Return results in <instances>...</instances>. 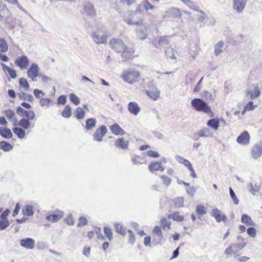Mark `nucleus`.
<instances>
[{
    "mask_svg": "<svg viewBox=\"0 0 262 262\" xmlns=\"http://www.w3.org/2000/svg\"><path fill=\"white\" fill-rule=\"evenodd\" d=\"M174 205L176 207L179 208L183 206L184 199L182 197H178L174 200Z\"/></svg>",
    "mask_w": 262,
    "mask_h": 262,
    "instance_id": "nucleus-50",
    "label": "nucleus"
},
{
    "mask_svg": "<svg viewBox=\"0 0 262 262\" xmlns=\"http://www.w3.org/2000/svg\"><path fill=\"white\" fill-rule=\"evenodd\" d=\"M198 135L201 137H210L213 135V133L208 128H203L200 130Z\"/></svg>",
    "mask_w": 262,
    "mask_h": 262,
    "instance_id": "nucleus-24",
    "label": "nucleus"
},
{
    "mask_svg": "<svg viewBox=\"0 0 262 262\" xmlns=\"http://www.w3.org/2000/svg\"><path fill=\"white\" fill-rule=\"evenodd\" d=\"M196 212L199 214H204L206 213V209L204 206L199 205L196 207Z\"/></svg>",
    "mask_w": 262,
    "mask_h": 262,
    "instance_id": "nucleus-52",
    "label": "nucleus"
},
{
    "mask_svg": "<svg viewBox=\"0 0 262 262\" xmlns=\"http://www.w3.org/2000/svg\"><path fill=\"white\" fill-rule=\"evenodd\" d=\"M96 123V120L94 118H89L86 121L85 127L88 130H90L95 127Z\"/></svg>",
    "mask_w": 262,
    "mask_h": 262,
    "instance_id": "nucleus-38",
    "label": "nucleus"
},
{
    "mask_svg": "<svg viewBox=\"0 0 262 262\" xmlns=\"http://www.w3.org/2000/svg\"><path fill=\"white\" fill-rule=\"evenodd\" d=\"M84 10L85 12L91 16H93L95 15V11L94 8L91 5H88L85 6L84 7Z\"/></svg>",
    "mask_w": 262,
    "mask_h": 262,
    "instance_id": "nucleus-41",
    "label": "nucleus"
},
{
    "mask_svg": "<svg viewBox=\"0 0 262 262\" xmlns=\"http://www.w3.org/2000/svg\"><path fill=\"white\" fill-rule=\"evenodd\" d=\"M34 95L37 98H40L44 95V93L42 92V91L38 90V89H35L34 90Z\"/></svg>",
    "mask_w": 262,
    "mask_h": 262,
    "instance_id": "nucleus-60",
    "label": "nucleus"
},
{
    "mask_svg": "<svg viewBox=\"0 0 262 262\" xmlns=\"http://www.w3.org/2000/svg\"><path fill=\"white\" fill-rule=\"evenodd\" d=\"M107 129L105 126H101L93 134V139L94 141L97 142H101L102 141L103 137L106 134Z\"/></svg>",
    "mask_w": 262,
    "mask_h": 262,
    "instance_id": "nucleus-9",
    "label": "nucleus"
},
{
    "mask_svg": "<svg viewBox=\"0 0 262 262\" xmlns=\"http://www.w3.org/2000/svg\"><path fill=\"white\" fill-rule=\"evenodd\" d=\"M0 147L5 151H9L12 150L13 148L12 146L10 143L5 141L0 142Z\"/></svg>",
    "mask_w": 262,
    "mask_h": 262,
    "instance_id": "nucleus-36",
    "label": "nucleus"
},
{
    "mask_svg": "<svg viewBox=\"0 0 262 262\" xmlns=\"http://www.w3.org/2000/svg\"><path fill=\"white\" fill-rule=\"evenodd\" d=\"M16 113L20 117H28V111L25 110L21 106H17L16 108Z\"/></svg>",
    "mask_w": 262,
    "mask_h": 262,
    "instance_id": "nucleus-43",
    "label": "nucleus"
},
{
    "mask_svg": "<svg viewBox=\"0 0 262 262\" xmlns=\"http://www.w3.org/2000/svg\"><path fill=\"white\" fill-rule=\"evenodd\" d=\"M241 221L243 223H244L248 226H250L252 225L251 217L246 214H243L242 216Z\"/></svg>",
    "mask_w": 262,
    "mask_h": 262,
    "instance_id": "nucleus-45",
    "label": "nucleus"
},
{
    "mask_svg": "<svg viewBox=\"0 0 262 262\" xmlns=\"http://www.w3.org/2000/svg\"><path fill=\"white\" fill-rule=\"evenodd\" d=\"M115 145L118 148L126 149L128 148V141L123 138H121L115 141Z\"/></svg>",
    "mask_w": 262,
    "mask_h": 262,
    "instance_id": "nucleus-19",
    "label": "nucleus"
},
{
    "mask_svg": "<svg viewBox=\"0 0 262 262\" xmlns=\"http://www.w3.org/2000/svg\"><path fill=\"white\" fill-rule=\"evenodd\" d=\"M146 94L154 100H156L160 96V92L157 88H153L150 90H146Z\"/></svg>",
    "mask_w": 262,
    "mask_h": 262,
    "instance_id": "nucleus-17",
    "label": "nucleus"
},
{
    "mask_svg": "<svg viewBox=\"0 0 262 262\" xmlns=\"http://www.w3.org/2000/svg\"><path fill=\"white\" fill-rule=\"evenodd\" d=\"M161 223L163 229H165L167 228V229H169L170 228L171 222L167 220L166 218L162 219Z\"/></svg>",
    "mask_w": 262,
    "mask_h": 262,
    "instance_id": "nucleus-51",
    "label": "nucleus"
},
{
    "mask_svg": "<svg viewBox=\"0 0 262 262\" xmlns=\"http://www.w3.org/2000/svg\"><path fill=\"white\" fill-rule=\"evenodd\" d=\"M22 212L25 215L31 216L34 214L33 207L31 206H26L22 209Z\"/></svg>",
    "mask_w": 262,
    "mask_h": 262,
    "instance_id": "nucleus-34",
    "label": "nucleus"
},
{
    "mask_svg": "<svg viewBox=\"0 0 262 262\" xmlns=\"http://www.w3.org/2000/svg\"><path fill=\"white\" fill-rule=\"evenodd\" d=\"M211 215L215 218L217 223H221L222 221H226L228 219L227 216L224 213H223L217 208L212 210Z\"/></svg>",
    "mask_w": 262,
    "mask_h": 262,
    "instance_id": "nucleus-8",
    "label": "nucleus"
},
{
    "mask_svg": "<svg viewBox=\"0 0 262 262\" xmlns=\"http://www.w3.org/2000/svg\"><path fill=\"white\" fill-rule=\"evenodd\" d=\"M202 95L207 100H212L213 99L212 94L208 91H203L202 93Z\"/></svg>",
    "mask_w": 262,
    "mask_h": 262,
    "instance_id": "nucleus-61",
    "label": "nucleus"
},
{
    "mask_svg": "<svg viewBox=\"0 0 262 262\" xmlns=\"http://www.w3.org/2000/svg\"><path fill=\"white\" fill-rule=\"evenodd\" d=\"M191 104L197 111L202 112L207 114L212 113L210 107L201 99L194 98L191 100Z\"/></svg>",
    "mask_w": 262,
    "mask_h": 262,
    "instance_id": "nucleus-1",
    "label": "nucleus"
},
{
    "mask_svg": "<svg viewBox=\"0 0 262 262\" xmlns=\"http://www.w3.org/2000/svg\"><path fill=\"white\" fill-rule=\"evenodd\" d=\"M237 240L238 243L233 244L226 249L225 251L226 254L234 255L246 246V243L244 242L243 238L238 236Z\"/></svg>",
    "mask_w": 262,
    "mask_h": 262,
    "instance_id": "nucleus-2",
    "label": "nucleus"
},
{
    "mask_svg": "<svg viewBox=\"0 0 262 262\" xmlns=\"http://www.w3.org/2000/svg\"><path fill=\"white\" fill-rule=\"evenodd\" d=\"M165 52L166 55L168 57H169L171 59L176 58L175 56H174V50L173 48H172L171 47L167 48L165 50Z\"/></svg>",
    "mask_w": 262,
    "mask_h": 262,
    "instance_id": "nucleus-47",
    "label": "nucleus"
},
{
    "mask_svg": "<svg viewBox=\"0 0 262 262\" xmlns=\"http://www.w3.org/2000/svg\"><path fill=\"white\" fill-rule=\"evenodd\" d=\"M128 232L129 233L128 243L131 245H133L135 242V237L134 236V233L130 230H128Z\"/></svg>",
    "mask_w": 262,
    "mask_h": 262,
    "instance_id": "nucleus-58",
    "label": "nucleus"
},
{
    "mask_svg": "<svg viewBox=\"0 0 262 262\" xmlns=\"http://www.w3.org/2000/svg\"><path fill=\"white\" fill-rule=\"evenodd\" d=\"M260 94V90L257 86H255L253 89L248 90L247 92V95H250L251 99L256 98L259 96Z\"/></svg>",
    "mask_w": 262,
    "mask_h": 262,
    "instance_id": "nucleus-22",
    "label": "nucleus"
},
{
    "mask_svg": "<svg viewBox=\"0 0 262 262\" xmlns=\"http://www.w3.org/2000/svg\"><path fill=\"white\" fill-rule=\"evenodd\" d=\"M67 97L65 95H62L60 96L57 99L58 104H65L66 103Z\"/></svg>",
    "mask_w": 262,
    "mask_h": 262,
    "instance_id": "nucleus-64",
    "label": "nucleus"
},
{
    "mask_svg": "<svg viewBox=\"0 0 262 262\" xmlns=\"http://www.w3.org/2000/svg\"><path fill=\"white\" fill-rule=\"evenodd\" d=\"M104 232L106 237L110 241L113 237V234L111 229L107 227H104Z\"/></svg>",
    "mask_w": 262,
    "mask_h": 262,
    "instance_id": "nucleus-57",
    "label": "nucleus"
},
{
    "mask_svg": "<svg viewBox=\"0 0 262 262\" xmlns=\"http://www.w3.org/2000/svg\"><path fill=\"white\" fill-rule=\"evenodd\" d=\"M20 245L27 249H33L35 247V242L33 238L28 237L20 239Z\"/></svg>",
    "mask_w": 262,
    "mask_h": 262,
    "instance_id": "nucleus-11",
    "label": "nucleus"
},
{
    "mask_svg": "<svg viewBox=\"0 0 262 262\" xmlns=\"http://www.w3.org/2000/svg\"><path fill=\"white\" fill-rule=\"evenodd\" d=\"M13 132L20 139H23V138H24L25 137V132L21 128H19V127H14L13 128Z\"/></svg>",
    "mask_w": 262,
    "mask_h": 262,
    "instance_id": "nucleus-33",
    "label": "nucleus"
},
{
    "mask_svg": "<svg viewBox=\"0 0 262 262\" xmlns=\"http://www.w3.org/2000/svg\"><path fill=\"white\" fill-rule=\"evenodd\" d=\"M153 233L157 236V239L158 240L161 241L163 238L162 231L160 227L158 226H155L153 230Z\"/></svg>",
    "mask_w": 262,
    "mask_h": 262,
    "instance_id": "nucleus-40",
    "label": "nucleus"
},
{
    "mask_svg": "<svg viewBox=\"0 0 262 262\" xmlns=\"http://www.w3.org/2000/svg\"><path fill=\"white\" fill-rule=\"evenodd\" d=\"M207 125L214 130H217L219 126V119L216 118L211 119L207 122Z\"/></svg>",
    "mask_w": 262,
    "mask_h": 262,
    "instance_id": "nucleus-26",
    "label": "nucleus"
},
{
    "mask_svg": "<svg viewBox=\"0 0 262 262\" xmlns=\"http://www.w3.org/2000/svg\"><path fill=\"white\" fill-rule=\"evenodd\" d=\"M224 51V42L223 41H219L214 46V53L216 56H218Z\"/></svg>",
    "mask_w": 262,
    "mask_h": 262,
    "instance_id": "nucleus-28",
    "label": "nucleus"
},
{
    "mask_svg": "<svg viewBox=\"0 0 262 262\" xmlns=\"http://www.w3.org/2000/svg\"><path fill=\"white\" fill-rule=\"evenodd\" d=\"M112 132L115 135H123L125 132L117 124L115 123L110 127Z\"/></svg>",
    "mask_w": 262,
    "mask_h": 262,
    "instance_id": "nucleus-21",
    "label": "nucleus"
},
{
    "mask_svg": "<svg viewBox=\"0 0 262 262\" xmlns=\"http://www.w3.org/2000/svg\"><path fill=\"white\" fill-rule=\"evenodd\" d=\"M176 159L180 163H183L188 168L192 165L189 161L181 156H177L176 157Z\"/></svg>",
    "mask_w": 262,
    "mask_h": 262,
    "instance_id": "nucleus-42",
    "label": "nucleus"
},
{
    "mask_svg": "<svg viewBox=\"0 0 262 262\" xmlns=\"http://www.w3.org/2000/svg\"><path fill=\"white\" fill-rule=\"evenodd\" d=\"M161 179L163 180V183L167 186L171 183V180L166 176H162Z\"/></svg>",
    "mask_w": 262,
    "mask_h": 262,
    "instance_id": "nucleus-62",
    "label": "nucleus"
},
{
    "mask_svg": "<svg viewBox=\"0 0 262 262\" xmlns=\"http://www.w3.org/2000/svg\"><path fill=\"white\" fill-rule=\"evenodd\" d=\"M114 226L115 227L116 231L118 233L123 236H124L126 234V228L125 227H124L122 224L116 223H115Z\"/></svg>",
    "mask_w": 262,
    "mask_h": 262,
    "instance_id": "nucleus-25",
    "label": "nucleus"
},
{
    "mask_svg": "<svg viewBox=\"0 0 262 262\" xmlns=\"http://www.w3.org/2000/svg\"><path fill=\"white\" fill-rule=\"evenodd\" d=\"M92 37L94 42L97 44H101L105 42L107 37L99 31H95L92 33Z\"/></svg>",
    "mask_w": 262,
    "mask_h": 262,
    "instance_id": "nucleus-10",
    "label": "nucleus"
},
{
    "mask_svg": "<svg viewBox=\"0 0 262 262\" xmlns=\"http://www.w3.org/2000/svg\"><path fill=\"white\" fill-rule=\"evenodd\" d=\"M121 52H122L121 54L122 58L123 60H126L132 58L134 51L132 49H127V47H126V49L123 50Z\"/></svg>",
    "mask_w": 262,
    "mask_h": 262,
    "instance_id": "nucleus-23",
    "label": "nucleus"
},
{
    "mask_svg": "<svg viewBox=\"0 0 262 262\" xmlns=\"http://www.w3.org/2000/svg\"><path fill=\"white\" fill-rule=\"evenodd\" d=\"M169 40H168L167 37L162 36L160 38L159 40V45L160 46H166L168 45Z\"/></svg>",
    "mask_w": 262,
    "mask_h": 262,
    "instance_id": "nucleus-53",
    "label": "nucleus"
},
{
    "mask_svg": "<svg viewBox=\"0 0 262 262\" xmlns=\"http://www.w3.org/2000/svg\"><path fill=\"white\" fill-rule=\"evenodd\" d=\"M136 34L139 38L143 40L147 36V28L145 26H141L137 28Z\"/></svg>",
    "mask_w": 262,
    "mask_h": 262,
    "instance_id": "nucleus-14",
    "label": "nucleus"
},
{
    "mask_svg": "<svg viewBox=\"0 0 262 262\" xmlns=\"http://www.w3.org/2000/svg\"><path fill=\"white\" fill-rule=\"evenodd\" d=\"M233 8L237 12H241L244 9L246 0H233Z\"/></svg>",
    "mask_w": 262,
    "mask_h": 262,
    "instance_id": "nucleus-15",
    "label": "nucleus"
},
{
    "mask_svg": "<svg viewBox=\"0 0 262 262\" xmlns=\"http://www.w3.org/2000/svg\"><path fill=\"white\" fill-rule=\"evenodd\" d=\"M39 68L36 63H32L27 71V76L32 81H35L36 78L39 76Z\"/></svg>",
    "mask_w": 262,
    "mask_h": 262,
    "instance_id": "nucleus-5",
    "label": "nucleus"
},
{
    "mask_svg": "<svg viewBox=\"0 0 262 262\" xmlns=\"http://www.w3.org/2000/svg\"><path fill=\"white\" fill-rule=\"evenodd\" d=\"M247 234L252 237H255L256 235V230L254 227L248 228L247 230Z\"/></svg>",
    "mask_w": 262,
    "mask_h": 262,
    "instance_id": "nucleus-59",
    "label": "nucleus"
},
{
    "mask_svg": "<svg viewBox=\"0 0 262 262\" xmlns=\"http://www.w3.org/2000/svg\"><path fill=\"white\" fill-rule=\"evenodd\" d=\"M166 12L171 15L174 18H180L181 16L180 10L177 8H171Z\"/></svg>",
    "mask_w": 262,
    "mask_h": 262,
    "instance_id": "nucleus-29",
    "label": "nucleus"
},
{
    "mask_svg": "<svg viewBox=\"0 0 262 262\" xmlns=\"http://www.w3.org/2000/svg\"><path fill=\"white\" fill-rule=\"evenodd\" d=\"M51 103V100L48 98H42L40 100V103L41 106H49Z\"/></svg>",
    "mask_w": 262,
    "mask_h": 262,
    "instance_id": "nucleus-63",
    "label": "nucleus"
},
{
    "mask_svg": "<svg viewBox=\"0 0 262 262\" xmlns=\"http://www.w3.org/2000/svg\"><path fill=\"white\" fill-rule=\"evenodd\" d=\"M169 219H172L173 221L177 222H182L184 221V217L183 215L179 214V212H173L172 214L168 215Z\"/></svg>",
    "mask_w": 262,
    "mask_h": 262,
    "instance_id": "nucleus-30",
    "label": "nucleus"
},
{
    "mask_svg": "<svg viewBox=\"0 0 262 262\" xmlns=\"http://www.w3.org/2000/svg\"><path fill=\"white\" fill-rule=\"evenodd\" d=\"M139 76L140 74L137 71L128 70L124 72L121 77L125 82L132 84L137 81Z\"/></svg>",
    "mask_w": 262,
    "mask_h": 262,
    "instance_id": "nucleus-3",
    "label": "nucleus"
},
{
    "mask_svg": "<svg viewBox=\"0 0 262 262\" xmlns=\"http://www.w3.org/2000/svg\"><path fill=\"white\" fill-rule=\"evenodd\" d=\"M128 110L131 113L136 116L140 112V107L135 102H130L128 104Z\"/></svg>",
    "mask_w": 262,
    "mask_h": 262,
    "instance_id": "nucleus-16",
    "label": "nucleus"
},
{
    "mask_svg": "<svg viewBox=\"0 0 262 262\" xmlns=\"http://www.w3.org/2000/svg\"><path fill=\"white\" fill-rule=\"evenodd\" d=\"M148 167L151 171L156 170L163 171L164 170V168L162 167L161 163L160 162H152L149 165Z\"/></svg>",
    "mask_w": 262,
    "mask_h": 262,
    "instance_id": "nucleus-20",
    "label": "nucleus"
},
{
    "mask_svg": "<svg viewBox=\"0 0 262 262\" xmlns=\"http://www.w3.org/2000/svg\"><path fill=\"white\" fill-rule=\"evenodd\" d=\"M62 217V215L61 214H51L47 216V219L50 222L55 223L58 221Z\"/></svg>",
    "mask_w": 262,
    "mask_h": 262,
    "instance_id": "nucleus-37",
    "label": "nucleus"
},
{
    "mask_svg": "<svg viewBox=\"0 0 262 262\" xmlns=\"http://www.w3.org/2000/svg\"><path fill=\"white\" fill-rule=\"evenodd\" d=\"M75 116L78 119H81L84 117V112L81 107H78L76 110Z\"/></svg>",
    "mask_w": 262,
    "mask_h": 262,
    "instance_id": "nucleus-46",
    "label": "nucleus"
},
{
    "mask_svg": "<svg viewBox=\"0 0 262 262\" xmlns=\"http://www.w3.org/2000/svg\"><path fill=\"white\" fill-rule=\"evenodd\" d=\"M8 50V46L6 40L0 37V51L5 53Z\"/></svg>",
    "mask_w": 262,
    "mask_h": 262,
    "instance_id": "nucleus-35",
    "label": "nucleus"
},
{
    "mask_svg": "<svg viewBox=\"0 0 262 262\" xmlns=\"http://www.w3.org/2000/svg\"><path fill=\"white\" fill-rule=\"evenodd\" d=\"M17 95L21 100H28L30 101H32L34 100L33 96L32 95L28 94L27 93H18Z\"/></svg>",
    "mask_w": 262,
    "mask_h": 262,
    "instance_id": "nucleus-32",
    "label": "nucleus"
},
{
    "mask_svg": "<svg viewBox=\"0 0 262 262\" xmlns=\"http://www.w3.org/2000/svg\"><path fill=\"white\" fill-rule=\"evenodd\" d=\"M9 222L8 220L1 219L0 221V230L5 229L9 226Z\"/></svg>",
    "mask_w": 262,
    "mask_h": 262,
    "instance_id": "nucleus-56",
    "label": "nucleus"
},
{
    "mask_svg": "<svg viewBox=\"0 0 262 262\" xmlns=\"http://www.w3.org/2000/svg\"><path fill=\"white\" fill-rule=\"evenodd\" d=\"M62 116L64 118H69L71 116V108L68 105L64 107L61 113Z\"/></svg>",
    "mask_w": 262,
    "mask_h": 262,
    "instance_id": "nucleus-44",
    "label": "nucleus"
},
{
    "mask_svg": "<svg viewBox=\"0 0 262 262\" xmlns=\"http://www.w3.org/2000/svg\"><path fill=\"white\" fill-rule=\"evenodd\" d=\"M252 156L254 159H257L262 155V144H255L252 148Z\"/></svg>",
    "mask_w": 262,
    "mask_h": 262,
    "instance_id": "nucleus-13",
    "label": "nucleus"
},
{
    "mask_svg": "<svg viewBox=\"0 0 262 262\" xmlns=\"http://www.w3.org/2000/svg\"><path fill=\"white\" fill-rule=\"evenodd\" d=\"M12 20L10 14L5 5H0V21H5L10 23Z\"/></svg>",
    "mask_w": 262,
    "mask_h": 262,
    "instance_id": "nucleus-7",
    "label": "nucleus"
},
{
    "mask_svg": "<svg viewBox=\"0 0 262 262\" xmlns=\"http://www.w3.org/2000/svg\"><path fill=\"white\" fill-rule=\"evenodd\" d=\"M17 125L21 126L24 129H28L30 127V122L28 119L23 118L17 123Z\"/></svg>",
    "mask_w": 262,
    "mask_h": 262,
    "instance_id": "nucleus-31",
    "label": "nucleus"
},
{
    "mask_svg": "<svg viewBox=\"0 0 262 262\" xmlns=\"http://www.w3.org/2000/svg\"><path fill=\"white\" fill-rule=\"evenodd\" d=\"M19 84L20 87L24 88L25 91H28L29 89V84L26 79L24 78H21L19 79Z\"/></svg>",
    "mask_w": 262,
    "mask_h": 262,
    "instance_id": "nucleus-39",
    "label": "nucleus"
},
{
    "mask_svg": "<svg viewBox=\"0 0 262 262\" xmlns=\"http://www.w3.org/2000/svg\"><path fill=\"white\" fill-rule=\"evenodd\" d=\"M257 105H254L253 101H249L248 104L245 106L244 110L243 112V114L244 113L245 111H250L254 110Z\"/></svg>",
    "mask_w": 262,
    "mask_h": 262,
    "instance_id": "nucleus-55",
    "label": "nucleus"
},
{
    "mask_svg": "<svg viewBox=\"0 0 262 262\" xmlns=\"http://www.w3.org/2000/svg\"><path fill=\"white\" fill-rule=\"evenodd\" d=\"M109 45L111 48L117 52L121 53L126 49V46L120 38H112L110 40Z\"/></svg>",
    "mask_w": 262,
    "mask_h": 262,
    "instance_id": "nucleus-4",
    "label": "nucleus"
},
{
    "mask_svg": "<svg viewBox=\"0 0 262 262\" xmlns=\"http://www.w3.org/2000/svg\"><path fill=\"white\" fill-rule=\"evenodd\" d=\"M70 100L76 105L80 103V99L75 94L71 93L69 95Z\"/></svg>",
    "mask_w": 262,
    "mask_h": 262,
    "instance_id": "nucleus-49",
    "label": "nucleus"
},
{
    "mask_svg": "<svg viewBox=\"0 0 262 262\" xmlns=\"http://www.w3.org/2000/svg\"><path fill=\"white\" fill-rule=\"evenodd\" d=\"M6 117L8 118L9 120L12 122L13 125H17V120L15 117V112L12 110H8L5 112Z\"/></svg>",
    "mask_w": 262,
    "mask_h": 262,
    "instance_id": "nucleus-18",
    "label": "nucleus"
},
{
    "mask_svg": "<svg viewBox=\"0 0 262 262\" xmlns=\"http://www.w3.org/2000/svg\"><path fill=\"white\" fill-rule=\"evenodd\" d=\"M0 135L4 138L7 139H9L12 136V134L10 129L2 127H0Z\"/></svg>",
    "mask_w": 262,
    "mask_h": 262,
    "instance_id": "nucleus-27",
    "label": "nucleus"
},
{
    "mask_svg": "<svg viewBox=\"0 0 262 262\" xmlns=\"http://www.w3.org/2000/svg\"><path fill=\"white\" fill-rule=\"evenodd\" d=\"M229 192L231 198H232L234 204L235 205H237L239 203V200L237 199V196L235 195V193H234V191L233 190L231 187L229 188Z\"/></svg>",
    "mask_w": 262,
    "mask_h": 262,
    "instance_id": "nucleus-54",
    "label": "nucleus"
},
{
    "mask_svg": "<svg viewBox=\"0 0 262 262\" xmlns=\"http://www.w3.org/2000/svg\"><path fill=\"white\" fill-rule=\"evenodd\" d=\"M250 139V135L248 132L244 131L237 138L236 142L240 144L247 145L249 143Z\"/></svg>",
    "mask_w": 262,
    "mask_h": 262,
    "instance_id": "nucleus-12",
    "label": "nucleus"
},
{
    "mask_svg": "<svg viewBox=\"0 0 262 262\" xmlns=\"http://www.w3.org/2000/svg\"><path fill=\"white\" fill-rule=\"evenodd\" d=\"M14 63L21 70H24L28 68L29 60L27 56L23 55L18 57L15 60Z\"/></svg>",
    "mask_w": 262,
    "mask_h": 262,
    "instance_id": "nucleus-6",
    "label": "nucleus"
},
{
    "mask_svg": "<svg viewBox=\"0 0 262 262\" xmlns=\"http://www.w3.org/2000/svg\"><path fill=\"white\" fill-rule=\"evenodd\" d=\"M140 7H143V8L146 10H152L155 8V7L153 5H151L147 1L144 0L143 1L142 4L141 6H139V8Z\"/></svg>",
    "mask_w": 262,
    "mask_h": 262,
    "instance_id": "nucleus-48",
    "label": "nucleus"
}]
</instances>
